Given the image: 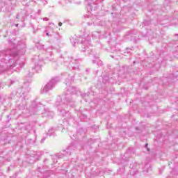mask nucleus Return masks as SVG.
<instances>
[{"label":"nucleus","mask_w":178,"mask_h":178,"mask_svg":"<svg viewBox=\"0 0 178 178\" xmlns=\"http://www.w3.org/2000/svg\"><path fill=\"white\" fill-rule=\"evenodd\" d=\"M56 84V79H52L42 89V94L48 92L50 90H52Z\"/></svg>","instance_id":"f257e3e1"},{"label":"nucleus","mask_w":178,"mask_h":178,"mask_svg":"<svg viewBox=\"0 0 178 178\" xmlns=\"http://www.w3.org/2000/svg\"><path fill=\"white\" fill-rule=\"evenodd\" d=\"M49 31H51V33H54V29L51 28V26H47V29L44 31L46 35H47V37H52V35L49 34Z\"/></svg>","instance_id":"f03ea898"},{"label":"nucleus","mask_w":178,"mask_h":178,"mask_svg":"<svg viewBox=\"0 0 178 178\" xmlns=\"http://www.w3.org/2000/svg\"><path fill=\"white\" fill-rule=\"evenodd\" d=\"M67 90L69 91L70 94H76L77 93V90H76V88H74L73 86H70L67 88Z\"/></svg>","instance_id":"7ed1b4c3"},{"label":"nucleus","mask_w":178,"mask_h":178,"mask_svg":"<svg viewBox=\"0 0 178 178\" xmlns=\"http://www.w3.org/2000/svg\"><path fill=\"white\" fill-rule=\"evenodd\" d=\"M81 44H84L85 45H86L88 43V40H81Z\"/></svg>","instance_id":"20e7f679"},{"label":"nucleus","mask_w":178,"mask_h":178,"mask_svg":"<svg viewBox=\"0 0 178 178\" xmlns=\"http://www.w3.org/2000/svg\"><path fill=\"white\" fill-rule=\"evenodd\" d=\"M92 37H97V35H99L98 32H93L92 34Z\"/></svg>","instance_id":"39448f33"},{"label":"nucleus","mask_w":178,"mask_h":178,"mask_svg":"<svg viewBox=\"0 0 178 178\" xmlns=\"http://www.w3.org/2000/svg\"><path fill=\"white\" fill-rule=\"evenodd\" d=\"M42 20L44 22H48V20H49V19L48 17H44V18H42Z\"/></svg>","instance_id":"423d86ee"},{"label":"nucleus","mask_w":178,"mask_h":178,"mask_svg":"<svg viewBox=\"0 0 178 178\" xmlns=\"http://www.w3.org/2000/svg\"><path fill=\"white\" fill-rule=\"evenodd\" d=\"M45 141V138H43L42 140H41V143H44Z\"/></svg>","instance_id":"0eeeda50"},{"label":"nucleus","mask_w":178,"mask_h":178,"mask_svg":"<svg viewBox=\"0 0 178 178\" xmlns=\"http://www.w3.org/2000/svg\"><path fill=\"white\" fill-rule=\"evenodd\" d=\"M88 24L90 26V25H91V24H92V22H88Z\"/></svg>","instance_id":"6e6552de"},{"label":"nucleus","mask_w":178,"mask_h":178,"mask_svg":"<svg viewBox=\"0 0 178 178\" xmlns=\"http://www.w3.org/2000/svg\"><path fill=\"white\" fill-rule=\"evenodd\" d=\"M145 147V148H147V147H148V143H146Z\"/></svg>","instance_id":"1a4fd4ad"},{"label":"nucleus","mask_w":178,"mask_h":178,"mask_svg":"<svg viewBox=\"0 0 178 178\" xmlns=\"http://www.w3.org/2000/svg\"><path fill=\"white\" fill-rule=\"evenodd\" d=\"M58 26H62V22L58 23Z\"/></svg>","instance_id":"9d476101"},{"label":"nucleus","mask_w":178,"mask_h":178,"mask_svg":"<svg viewBox=\"0 0 178 178\" xmlns=\"http://www.w3.org/2000/svg\"><path fill=\"white\" fill-rule=\"evenodd\" d=\"M17 19H19V15H17Z\"/></svg>","instance_id":"9b49d317"},{"label":"nucleus","mask_w":178,"mask_h":178,"mask_svg":"<svg viewBox=\"0 0 178 178\" xmlns=\"http://www.w3.org/2000/svg\"><path fill=\"white\" fill-rule=\"evenodd\" d=\"M15 26H16V27H17V26H19V24H16Z\"/></svg>","instance_id":"f8f14e48"}]
</instances>
